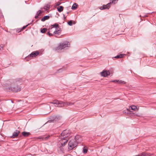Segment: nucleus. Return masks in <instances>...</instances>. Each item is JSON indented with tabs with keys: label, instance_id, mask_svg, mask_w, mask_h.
<instances>
[{
	"label": "nucleus",
	"instance_id": "nucleus-16",
	"mask_svg": "<svg viewBox=\"0 0 156 156\" xmlns=\"http://www.w3.org/2000/svg\"><path fill=\"white\" fill-rule=\"evenodd\" d=\"M53 29V27H51V28H50L48 29V31L47 33V34L49 36H52L53 35V34L50 33V32H51V30Z\"/></svg>",
	"mask_w": 156,
	"mask_h": 156
},
{
	"label": "nucleus",
	"instance_id": "nucleus-33",
	"mask_svg": "<svg viewBox=\"0 0 156 156\" xmlns=\"http://www.w3.org/2000/svg\"><path fill=\"white\" fill-rule=\"evenodd\" d=\"M117 80H114L112 81H111V82H114V83H115V82L117 83L118 82Z\"/></svg>",
	"mask_w": 156,
	"mask_h": 156
},
{
	"label": "nucleus",
	"instance_id": "nucleus-35",
	"mask_svg": "<svg viewBox=\"0 0 156 156\" xmlns=\"http://www.w3.org/2000/svg\"><path fill=\"white\" fill-rule=\"evenodd\" d=\"M55 29H53L51 30V32H52Z\"/></svg>",
	"mask_w": 156,
	"mask_h": 156
},
{
	"label": "nucleus",
	"instance_id": "nucleus-23",
	"mask_svg": "<svg viewBox=\"0 0 156 156\" xmlns=\"http://www.w3.org/2000/svg\"><path fill=\"white\" fill-rule=\"evenodd\" d=\"M52 27H53V29H55V28H56L58 27V25L57 23H55L53 25H51Z\"/></svg>",
	"mask_w": 156,
	"mask_h": 156
},
{
	"label": "nucleus",
	"instance_id": "nucleus-9",
	"mask_svg": "<svg viewBox=\"0 0 156 156\" xmlns=\"http://www.w3.org/2000/svg\"><path fill=\"white\" fill-rule=\"evenodd\" d=\"M39 54V52L38 51H36L35 52H33L31 54H30V56H28L26 58H30V57H36Z\"/></svg>",
	"mask_w": 156,
	"mask_h": 156
},
{
	"label": "nucleus",
	"instance_id": "nucleus-11",
	"mask_svg": "<svg viewBox=\"0 0 156 156\" xmlns=\"http://www.w3.org/2000/svg\"><path fill=\"white\" fill-rule=\"evenodd\" d=\"M20 133V131L17 130H16L13 133L12 136H11V137L12 138H14L17 137Z\"/></svg>",
	"mask_w": 156,
	"mask_h": 156
},
{
	"label": "nucleus",
	"instance_id": "nucleus-20",
	"mask_svg": "<svg viewBox=\"0 0 156 156\" xmlns=\"http://www.w3.org/2000/svg\"><path fill=\"white\" fill-rule=\"evenodd\" d=\"M124 55H125V54H120V55H118L117 56L115 57L114 58H120L123 57V56Z\"/></svg>",
	"mask_w": 156,
	"mask_h": 156
},
{
	"label": "nucleus",
	"instance_id": "nucleus-21",
	"mask_svg": "<svg viewBox=\"0 0 156 156\" xmlns=\"http://www.w3.org/2000/svg\"><path fill=\"white\" fill-rule=\"evenodd\" d=\"M47 30V29L45 28H41V32L44 33H45Z\"/></svg>",
	"mask_w": 156,
	"mask_h": 156
},
{
	"label": "nucleus",
	"instance_id": "nucleus-27",
	"mask_svg": "<svg viewBox=\"0 0 156 156\" xmlns=\"http://www.w3.org/2000/svg\"><path fill=\"white\" fill-rule=\"evenodd\" d=\"M29 24H28L25 26H23L21 29L20 30V31H21L23 30L24 29L27 27L28 26Z\"/></svg>",
	"mask_w": 156,
	"mask_h": 156
},
{
	"label": "nucleus",
	"instance_id": "nucleus-7",
	"mask_svg": "<svg viewBox=\"0 0 156 156\" xmlns=\"http://www.w3.org/2000/svg\"><path fill=\"white\" fill-rule=\"evenodd\" d=\"M70 131L68 130H65L63 131L62 133L61 136L62 137H64V138H68L69 139V136L70 134Z\"/></svg>",
	"mask_w": 156,
	"mask_h": 156
},
{
	"label": "nucleus",
	"instance_id": "nucleus-17",
	"mask_svg": "<svg viewBox=\"0 0 156 156\" xmlns=\"http://www.w3.org/2000/svg\"><path fill=\"white\" fill-rule=\"evenodd\" d=\"M22 135L25 137L28 136L30 134V133L29 132H23L22 133Z\"/></svg>",
	"mask_w": 156,
	"mask_h": 156
},
{
	"label": "nucleus",
	"instance_id": "nucleus-8",
	"mask_svg": "<svg viewBox=\"0 0 156 156\" xmlns=\"http://www.w3.org/2000/svg\"><path fill=\"white\" fill-rule=\"evenodd\" d=\"M129 111L130 112H132V111H131V110L137 111L139 109V107H137L135 105H132L129 107Z\"/></svg>",
	"mask_w": 156,
	"mask_h": 156
},
{
	"label": "nucleus",
	"instance_id": "nucleus-2",
	"mask_svg": "<svg viewBox=\"0 0 156 156\" xmlns=\"http://www.w3.org/2000/svg\"><path fill=\"white\" fill-rule=\"evenodd\" d=\"M69 45V43L68 41H64L60 44L56 48V50H62L64 48L68 47Z\"/></svg>",
	"mask_w": 156,
	"mask_h": 156
},
{
	"label": "nucleus",
	"instance_id": "nucleus-12",
	"mask_svg": "<svg viewBox=\"0 0 156 156\" xmlns=\"http://www.w3.org/2000/svg\"><path fill=\"white\" fill-rule=\"evenodd\" d=\"M55 30L53 32V34H58L60 33L61 32L60 28L59 27L55 29Z\"/></svg>",
	"mask_w": 156,
	"mask_h": 156
},
{
	"label": "nucleus",
	"instance_id": "nucleus-10",
	"mask_svg": "<svg viewBox=\"0 0 156 156\" xmlns=\"http://www.w3.org/2000/svg\"><path fill=\"white\" fill-rule=\"evenodd\" d=\"M101 76L106 77L109 75L110 72L108 71H104L101 73Z\"/></svg>",
	"mask_w": 156,
	"mask_h": 156
},
{
	"label": "nucleus",
	"instance_id": "nucleus-4",
	"mask_svg": "<svg viewBox=\"0 0 156 156\" xmlns=\"http://www.w3.org/2000/svg\"><path fill=\"white\" fill-rule=\"evenodd\" d=\"M78 143L74 140L70 141L68 144V148L70 150H72L77 145Z\"/></svg>",
	"mask_w": 156,
	"mask_h": 156
},
{
	"label": "nucleus",
	"instance_id": "nucleus-37",
	"mask_svg": "<svg viewBox=\"0 0 156 156\" xmlns=\"http://www.w3.org/2000/svg\"><path fill=\"white\" fill-rule=\"evenodd\" d=\"M134 115H136V116H138V115H136V114H134Z\"/></svg>",
	"mask_w": 156,
	"mask_h": 156
},
{
	"label": "nucleus",
	"instance_id": "nucleus-19",
	"mask_svg": "<svg viewBox=\"0 0 156 156\" xmlns=\"http://www.w3.org/2000/svg\"><path fill=\"white\" fill-rule=\"evenodd\" d=\"M58 11L59 12H62L63 9V8L62 6H58L57 8Z\"/></svg>",
	"mask_w": 156,
	"mask_h": 156
},
{
	"label": "nucleus",
	"instance_id": "nucleus-18",
	"mask_svg": "<svg viewBox=\"0 0 156 156\" xmlns=\"http://www.w3.org/2000/svg\"><path fill=\"white\" fill-rule=\"evenodd\" d=\"M78 6V5L76 3H74L73 5V6H72L71 9H72L75 10L76 9Z\"/></svg>",
	"mask_w": 156,
	"mask_h": 156
},
{
	"label": "nucleus",
	"instance_id": "nucleus-28",
	"mask_svg": "<svg viewBox=\"0 0 156 156\" xmlns=\"http://www.w3.org/2000/svg\"><path fill=\"white\" fill-rule=\"evenodd\" d=\"M80 137V136L77 135V136H75V140H78V139H79V138Z\"/></svg>",
	"mask_w": 156,
	"mask_h": 156
},
{
	"label": "nucleus",
	"instance_id": "nucleus-14",
	"mask_svg": "<svg viewBox=\"0 0 156 156\" xmlns=\"http://www.w3.org/2000/svg\"><path fill=\"white\" fill-rule=\"evenodd\" d=\"M50 17V16H44L41 19V21L44 22L46 20L49 19Z\"/></svg>",
	"mask_w": 156,
	"mask_h": 156
},
{
	"label": "nucleus",
	"instance_id": "nucleus-30",
	"mask_svg": "<svg viewBox=\"0 0 156 156\" xmlns=\"http://www.w3.org/2000/svg\"><path fill=\"white\" fill-rule=\"evenodd\" d=\"M62 147V146H61L59 147V148H60V150L61 151V152H63L64 151V150H63V148Z\"/></svg>",
	"mask_w": 156,
	"mask_h": 156
},
{
	"label": "nucleus",
	"instance_id": "nucleus-36",
	"mask_svg": "<svg viewBox=\"0 0 156 156\" xmlns=\"http://www.w3.org/2000/svg\"><path fill=\"white\" fill-rule=\"evenodd\" d=\"M0 47H1V48H3V46H0Z\"/></svg>",
	"mask_w": 156,
	"mask_h": 156
},
{
	"label": "nucleus",
	"instance_id": "nucleus-26",
	"mask_svg": "<svg viewBox=\"0 0 156 156\" xmlns=\"http://www.w3.org/2000/svg\"><path fill=\"white\" fill-rule=\"evenodd\" d=\"M50 8V6L48 5H47L44 6L43 8L44 9L46 10H48Z\"/></svg>",
	"mask_w": 156,
	"mask_h": 156
},
{
	"label": "nucleus",
	"instance_id": "nucleus-32",
	"mask_svg": "<svg viewBox=\"0 0 156 156\" xmlns=\"http://www.w3.org/2000/svg\"><path fill=\"white\" fill-rule=\"evenodd\" d=\"M61 3L60 2H58L56 4V5L57 6H58L60 5Z\"/></svg>",
	"mask_w": 156,
	"mask_h": 156
},
{
	"label": "nucleus",
	"instance_id": "nucleus-22",
	"mask_svg": "<svg viewBox=\"0 0 156 156\" xmlns=\"http://www.w3.org/2000/svg\"><path fill=\"white\" fill-rule=\"evenodd\" d=\"M64 103L65 106L66 105H71L74 104V103H72L71 102H63Z\"/></svg>",
	"mask_w": 156,
	"mask_h": 156
},
{
	"label": "nucleus",
	"instance_id": "nucleus-25",
	"mask_svg": "<svg viewBox=\"0 0 156 156\" xmlns=\"http://www.w3.org/2000/svg\"><path fill=\"white\" fill-rule=\"evenodd\" d=\"M87 149L86 147H84L83 149V153L85 154L87 153Z\"/></svg>",
	"mask_w": 156,
	"mask_h": 156
},
{
	"label": "nucleus",
	"instance_id": "nucleus-29",
	"mask_svg": "<svg viewBox=\"0 0 156 156\" xmlns=\"http://www.w3.org/2000/svg\"><path fill=\"white\" fill-rule=\"evenodd\" d=\"M73 22L72 20L70 21L68 23V24L70 26H72V25Z\"/></svg>",
	"mask_w": 156,
	"mask_h": 156
},
{
	"label": "nucleus",
	"instance_id": "nucleus-24",
	"mask_svg": "<svg viewBox=\"0 0 156 156\" xmlns=\"http://www.w3.org/2000/svg\"><path fill=\"white\" fill-rule=\"evenodd\" d=\"M117 83L119 84H124L126 83V82L124 81L121 80H118Z\"/></svg>",
	"mask_w": 156,
	"mask_h": 156
},
{
	"label": "nucleus",
	"instance_id": "nucleus-3",
	"mask_svg": "<svg viewBox=\"0 0 156 156\" xmlns=\"http://www.w3.org/2000/svg\"><path fill=\"white\" fill-rule=\"evenodd\" d=\"M50 103L55 105V106L56 107H63L65 106L64 103L59 101L55 100L53 102H50Z\"/></svg>",
	"mask_w": 156,
	"mask_h": 156
},
{
	"label": "nucleus",
	"instance_id": "nucleus-5",
	"mask_svg": "<svg viewBox=\"0 0 156 156\" xmlns=\"http://www.w3.org/2000/svg\"><path fill=\"white\" fill-rule=\"evenodd\" d=\"M118 0H111V2L107 4L106 5H104L101 6L100 8V9L101 10H103L105 9H108L110 7L111 3L115 4L116 2Z\"/></svg>",
	"mask_w": 156,
	"mask_h": 156
},
{
	"label": "nucleus",
	"instance_id": "nucleus-34",
	"mask_svg": "<svg viewBox=\"0 0 156 156\" xmlns=\"http://www.w3.org/2000/svg\"><path fill=\"white\" fill-rule=\"evenodd\" d=\"M21 29H18V30H17V31H18L19 32H20V30Z\"/></svg>",
	"mask_w": 156,
	"mask_h": 156
},
{
	"label": "nucleus",
	"instance_id": "nucleus-31",
	"mask_svg": "<svg viewBox=\"0 0 156 156\" xmlns=\"http://www.w3.org/2000/svg\"><path fill=\"white\" fill-rule=\"evenodd\" d=\"M3 16L2 15V13L1 12V11L0 10V18H3Z\"/></svg>",
	"mask_w": 156,
	"mask_h": 156
},
{
	"label": "nucleus",
	"instance_id": "nucleus-1",
	"mask_svg": "<svg viewBox=\"0 0 156 156\" xmlns=\"http://www.w3.org/2000/svg\"><path fill=\"white\" fill-rule=\"evenodd\" d=\"M6 87L9 90L14 92H16L21 90L20 88L18 86L17 82L13 80H9L7 81Z\"/></svg>",
	"mask_w": 156,
	"mask_h": 156
},
{
	"label": "nucleus",
	"instance_id": "nucleus-15",
	"mask_svg": "<svg viewBox=\"0 0 156 156\" xmlns=\"http://www.w3.org/2000/svg\"><path fill=\"white\" fill-rule=\"evenodd\" d=\"M50 136V135H48L47 136H41L39 137V139H42L43 140H46L49 138Z\"/></svg>",
	"mask_w": 156,
	"mask_h": 156
},
{
	"label": "nucleus",
	"instance_id": "nucleus-13",
	"mask_svg": "<svg viewBox=\"0 0 156 156\" xmlns=\"http://www.w3.org/2000/svg\"><path fill=\"white\" fill-rule=\"evenodd\" d=\"M43 12V11H41V10H39L37 12L36 15L35 16V18L36 19H37L38 18L39 16H41V14Z\"/></svg>",
	"mask_w": 156,
	"mask_h": 156
},
{
	"label": "nucleus",
	"instance_id": "nucleus-6",
	"mask_svg": "<svg viewBox=\"0 0 156 156\" xmlns=\"http://www.w3.org/2000/svg\"><path fill=\"white\" fill-rule=\"evenodd\" d=\"M61 140H60L59 143L62 146H65L66 144L67 141L69 139L67 138H64V137H62L61 136H60Z\"/></svg>",
	"mask_w": 156,
	"mask_h": 156
}]
</instances>
